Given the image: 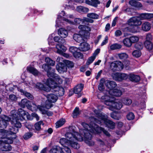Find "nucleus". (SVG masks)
Segmentation results:
<instances>
[{
	"label": "nucleus",
	"mask_w": 153,
	"mask_h": 153,
	"mask_svg": "<svg viewBox=\"0 0 153 153\" xmlns=\"http://www.w3.org/2000/svg\"><path fill=\"white\" fill-rule=\"evenodd\" d=\"M65 65H66V67L68 68H72L74 66V63L70 61L65 60L64 61Z\"/></svg>",
	"instance_id": "obj_47"
},
{
	"label": "nucleus",
	"mask_w": 153,
	"mask_h": 153,
	"mask_svg": "<svg viewBox=\"0 0 153 153\" xmlns=\"http://www.w3.org/2000/svg\"><path fill=\"white\" fill-rule=\"evenodd\" d=\"M87 16L89 18L94 19H97L98 18L99 15L95 13H91L87 14Z\"/></svg>",
	"instance_id": "obj_43"
},
{
	"label": "nucleus",
	"mask_w": 153,
	"mask_h": 153,
	"mask_svg": "<svg viewBox=\"0 0 153 153\" xmlns=\"http://www.w3.org/2000/svg\"><path fill=\"white\" fill-rule=\"evenodd\" d=\"M79 114V108H76L73 111V117L74 118H76Z\"/></svg>",
	"instance_id": "obj_49"
},
{
	"label": "nucleus",
	"mask_w": 153,
	"mask_h": 153,
	"mask_svg": "<svg viewBox=\"0 0 153 153\" xmlns=\"http://www.w3.org/2000/svg\"><path fill=\"white\" fill-rule=\"evenodd\" d=\"M128 77L130 80L135 82H138L140 79V77L139 76L133 74H129L128 75Z\"/></svg>",
	"instance_id": "obj_29"
},
{
	"label": "nucleus",
	"mask_w": 153,
	"mask_h": 153,
	"mask_svg": "<svg viewBox=\"0 0 153 153\" xmlns=\"http://www.w3.org/2000/svg\"><path fill=\"white\" fill-rule=\"evenodd\" d=\"M52 77H53V79H52L51 78H49L48 79H50L51 80L52 82H49V83L51 84L52 82H53L57 85V86H59L58 84H61L62 82V80L59 77L57 76V75L54 74V76Z\"/></svg>",
	"instance_id": "obj_19"
},
{
	"label": "nucleus",
	"mask_w": 153,
	"mask_h": 153,
	"mask_svg": "<svg viewBox=\"0 0 153 153\" xmlns=\"http://www.w3.org/2000/svg\"><path fill=\"white\" fill-rule=\"evenodd\" d=\"M122 33L121 30H116L115 33V35L116 36H120L122 35Z\"/></svg>",
	"instance_id": "obj_64"
},
{
	"label": "nucleus",
	"mask_w": 153,
	"mask_h": 153,
	"mask_svg": "<svg viewBox=\"0 0 153 153\" xmlns=\"http://www.w3.org/2000/svg\"><path fill=\"white\" fill-rule=\"evenodd\" d=\"M65 13L64 11H62L60 15L58 16L56 20L55 26L56 28L62 26V24L61 21L63 20L67 23L72 24L73 22L68 19H73L74 16L72 15L69 14L67 16L65 15Z\"/></svg>",
	"instance_id": "obj_7"
},
{
	"label": "nucleus",
	"mask_w": 153,
	"mask_h": 153,
	"mask_svg": "<svg viewBox=\"0 0 153 153\" xmlns=\"http://www.w3.org/2000/svg\"><path fill=\"white\" fill-rule=\"evenodd\" d=\"M54 40L55 42L61 44H63L65 42L64 39L62 38H60V37L58 36H55L54 38Z\"/></svg>",
	"instance_id": "obj_39"
},
{
	"label": "nucleus",
	"mask_w": 153,
	"mask_h": 153,
	"mask_svg": "<svg viewBox=\"0 0 153 153\" xmlns=\"http://www.w3.org/2000/svg\"><path fill=\"white\" fill-rule=\"evenodd\" d=\"M30 102L26 99H22L20 102L19 103V105L21 107L24 108L25 106H27L30 104Z\"/></svg>",
	"instance_id": "obj_26"
},
{
	"label": "nucleus",
	"mask_w": 153,
	"mask_h": 153,
	"mask_svg": "<svg viewBox=\"0 0 153 153\" xmlns=\"http://www.w3.org/2000/svg\"><path fill=\"white\" fill-rule=\"evenodd\" d=\"M126 117L127 119L128 120H132L134 118V114L132 112L129 113L127 115Z\"/></svg>",
	"instance_id": "obj_55"
},
{
	"label": "nucleus",
	"mask_w": 153,
	"mask_h": 153,
	"mask_svg": "<svg viewBox=\"0 0 153 153\" xmlns=\"http://www.w3.org/2000/svg\"><path fill=\"white\" fill-rule=\"evenodd\" d=\"M49 82H52L50 79H47L45 81H43V83H37L36 85V88L40 90H43L46 92H49L52 88L56 92L57 96H63L64 93V90L63 88L60 86H57L54 82H52L50 84Z\"/></svg>",
	"instance_id": "obj_5"
},
{
	"label": "nucleus",
	"mask_w": 153,
	"mask_h": 153,
	"mask_svg": "<svg viewBox=\"0 0 153 153\" xmlns=\"http://www.w3.org/2000/svg\"><path fill=\"white\" fill-rule=\"evenodd\" d=\"M100 49L97 48L95 50L94 53L93 54L92 56L96 58L97 56L99 53L100 52Z\"/></svg>",
	"instance_id": "obj_59"
},
{
	"label": "nucleus",
	"mask_w": 153,
	"mask_h": 153,
	"mask_svg": "<svg viewBox=\"0 0 153 153\" xmlns=\"http://www.w3.org/2000/svg\"><path fill=\"white\" fill-rule=\"evenodd\" d=\"M111 115L112 118L116 120H119L121 117V116L119 114L115 113H111Z\"/></svg>",
	"instance_id": "obj_46"
},
{
	"label": "nucleus",
	"mask_w": 153,
	"mask_h": 153,
	"mask_svg": "<svg viewBox=\"0 0 153 153\" xmlns=\"http://www.w3.org/2000/svg\"><path fill=\"white\" fill-rule=\"evenodd\" d=\"M113 97H110L107 95H104L101 97V99L106 105L108 106L111 105V104H112L111 100H112V98Z\"/></svg>",
	"instance_id": "obj_15"
},
{
	"label": "nucleus",
	"mask_w": 153,
	"mask_h": 153,
	"mask_svg": "<svg viewBox=\"0 0 153 153\" xmlns=\"http://www.w3.org/2000/svg\"><path fill=\"white\" fill-rule=\"evenodd\" d=\"M151 27V25L148 22H145L142 25L141 28L143 30L145 31H149Z\"/></svg>",
	"instance_id": "obj_25"
},
{
	"label": "nucleus",
	"mask_w": 153,
	"mask_h": 153,
	"mask_svg": "<svg viewBox=\"0 0 153 153\" xmlns=\"http://www.w3.org/2000/svg\"><path fill=\"white\" fill-rule=\"evenodd\" d=\"M127 24L131 26L126 27V29L128 32L136 33L138 31V26L141 25L142 22L139 19L138 16H134L130 18L128 20Z\"/></svg>",
	"instance_id": "obj_6"
},
{
	"label": "nucleus",
	"mask_w": 153,
	"mask_h": 153,
	"mask_svg": "<svg viewBox=\"0 0 153 153\" xmlns=\"http://www.w3.org/2000/svg\"><path fill=\"white\" fill-rule=\"evenodd\" d=\"M20 91L22 94L24 95L28 99L30 100H32L33 99V96L29 93L25 91L22 89H20Z\"/></svg>",
	"instance_id": "obj_34"
},
{
	"label": "nucleus",
	"mask_w": 153,
	"mask_h": 153,
	"mask_svg": "<svg viewBox=\"0 0 153 153\" xmlns=\"http://www.w3.org/2000/svg\"><path fill=\"white\" fill-rule=\"evenodd\" d=\"M84 22H86L90 23H93L94 22L93 19L86 17L84 18Z\"/></svg>",
	"instance_id": "obj_61"
},
{
	"label": "nucleus",
	"mask_w": 153,
	"mask_h": 153,
	"mask_svg": "<svg viewBox=\"0 0 153 153\" xmlns=\"http://www.w3.org/2000/svg\"><path fill=\"white\" fill-rule=\"evenodd\" d=\"M113 78L116 81H121L127 79L128 76L125 74L115 73L113 75Z\"/></svg>",
	"instance_id": "obj_13"
},
{
	"label": "nucleus",
	"mask_w": 153,
	"mask_h": 153,
	"mask_svg": "<svg viewBox=\"0 0 153 153\" xmlns=\"http://www.w3.org/2000/svg\"><path fill=\"white\" fill-rule=\"evenodd\" d=\"M130 38V40L132 44L137 42L139 40V38L137 36H131Z\"/></svg>",
	"instance_id": "obj_42"
},
{
	"label": "nucleus",
	"mask_w": 153,
	"mask_h": 153,
	"mask_svg": "<svg viewBox=\"0 0 153 153\" xmlns=\"http://www.w3.org/2000/svg\"><path fill=\"white\" fill-rule=\"evenodd\" d=\"M11 123L12 126L10 128H13V130L19 128H20L22 125L19 121V120L22 121L26 118L30 120V115L28 112L21 108L18 109L17 113L15 110H13L11 112Z\"/></svg>",
	"instance_id": "obj_4"
},
{
	"label": "nucleus",
	"mask_w": 153,
	"mask_h": 153,
	"mask_svg": "<svg viewBox=\"0 0 153 153\" xmlns=\"http://www.w3.org/2000/svg\"><path fill=\"white\" fill-rule=\"evenodd\" d=\"M13 128H9V130L7 131L3 129H0V139L1 140L0 144V149L3 151H9L12 149L10 144L12 143L13 140L16 137V134L18 132V130L16 128L13 130Z\"/></svg>",
	"instance_id": "obj_2"
},
{
	"label": "nucleus",
	"mask_w": 153,
	"mask_h": 153,
	"mask_svg": "<svg viewBox=\"0 0 153 153\" xmlns=\"http://www.w3.org/2000/svg\"><path fill=\"white\" fill-rule=\"evenodd\" d=\"M55 34L52 33L50 35L48 39V44L49 45H53V40Z\"/></svg>",
	"instance_id": "obj_45"
},
{
	"label": "nucleus",
	"mask_w": 153,
	"mask_h": 153,
	"mask_svg": "<svg viewBox=\"0 0 153 153\" xmlns=\"http://www.w3.org/2000/svg\"><path fill=\"white\" fill-rule=\"evenodd\" d=\"M27 69L28 71L34 76H37L39 74V72L35 68L30 66H28Z\"/></svg>",
	"instance_id": "obj_27"
},
{
	"label": "nucleus",
	"mask_w": 153,
	"mask_h": 153,
	"mask_svg": "<svg viewBox=\"0 0 153 153\" xmlns=\"http://www.w3.org/2000/svg\"><path fill=\"white\" fill-rule=\"evenodd\" d=\"M2 120H0V127L6 128L8 124V122L11 121L10 117H9L5 115H2L1 116Z\"/></svg>",
	"instance_id": "obj_12"
},
{
	"label": "nucleus",
	"mask_w": 153,
	"mask_h": 153,
	"mask_svg": "<svg viewBox=\"0 0 153 153\" xmlns=\"http://www.w3.org/2000/svg\"><path fill=\"white\" fill-rule=\"evenodd\" d=\"M123 68V64L120 61H115L111 62L110 64V68L113 71H120Z\"/></svg>",
	"instance_id": "obj_11"
},
{
	"label": "nucleus",
	"mask_w": 153,
	"mask_h": 153,
	"mask_svg": "<svg viewBox=\"0 0 153 153\" xmlns=\"http://www.w3.org/2000/svg\"><path fill=\"white\" fill-rule=\"evenodd\" d=\"M132 55L133 56L136 58L140 57L141 55L140 50H137L134 51L132 52Z\"/></svg>",
	"instance_id": "obj_38"
},
{
	"label": "nucleus",
	"mask_w": 153,
	"mask_h": 153,
	"mask_svg": "<svg viewBox=\"0 0 153 153\" xmlns=\"http://www.w3.org/2000/svg\"><path fill=\"white\" fill-rule=\"evenodd\" d=\"M43 125V124L42 121H40L35 124V127L36 130L37 131H40L41 130V125Z\"/></svg>",
	"instance_id": "obj_44"
},
{
	"label": "nucleus",
	"mask_w": 153,
	"mask_h": 153,
	"mask_svg": "<svg viewBox=\"0 0 153 153\" xmlns=\"http://www.w3.org/2000/svg\"><path fill=\"white\" fill-rule=\"evenodd\" d=\"M94 112L97 115V118H93L92 119V120H94V122H91L90 125L84 123H82V125L83 127L82 129L80 130V131H83L85 130L86 131V132L89 133L91 134L89 131L92 133L94 134L100 133L102 132L103 133L107 136H110V134L108 131L105 130L103 128L100 127L97 125H96L95 123H98V121H100L101 120V118H99L98 117V115L99 114H101L103 115H105L104 114L99 113L98 111L96 110H94Z\"/></svg>",
	"instance_id": "obj_3"
},
{
	"label": "nucleus",
	"mask_w": 153,
	"mask_h": 153,
	"mask_svg": "<svg viewBox=\"0 0 153 153\" xmlns=\"http://www.w3.org/2000/svg\"><path fill=\"white\" fill-rule=\"evenodd\" d=\"M122 46L118 44L114 43L111 45L110 46V49L111 50L118 49L121 48Z\"/></svg>",
	"instance_id": "obj_41"
},
{
	"label": "nucleus",
	"mask_w": 153,
	"mask_h": 153,
	"mask_svg": "<svg viewBox=\"0 0 153 153\" xmlns=\"http://www.w3.org/2000/svg\"><path fill=\"white\" fill-rule=\"evenodd\" d=\"M105 84L106 86L110 89H113L117 86L116 82L114 81L109 80H106L105 82Z\"/></svg>",
	"instance_id": "obj_24"
},
{
	"label": "nucleus",
	"mask_w": 153,
	"mask_h": 153,
	"mask_svg": "<svg viewBox=\"0 0 153 153\" xmlns=\"http://www.w3.org/2000/svg\"><path fill=\"white\" fill-rule=\"evenodd\" d=\"M117 56L120 59L123 60H126L128 57V55L124 53H119L117 54Z\"/></svg>",
	"instance_id": "obj_40"
},
{
	"label": "nucleus",
	"mask_w": 153,
	"mask_h": 153,
	"mask_svg": "<svg viewBox=\"0 0 153 153\" xmlns=\"http://www.w3.org/2000/svg\"><path fill=\"white\" fill-rule=\"evenodd\" d=\"M56 48L57 49L56 52L60 54H62L63 52L67 50L66 48L62 44H57L56 46Z\"/></svg>",
	"instance_id": "obj_21"
},
{
	"label": "nucleus",
	"mask_w": 153,
	"mask_h": 153,
	"mask_svg": "<svg viewBox=\"0 0 153 153\" xmlns=\"http://www.w3.org/2000/svg\"><path fill=\"white\" fill-rule=\"evenodd\" d=\"M146 13H142L138 16L139 19L141 20H143L146 19Z\"/></svg>",
	"instance_id": "obj_57"
},
{
	"label": "nucleus",
	"mask_w": 153,
	"mask_h": 153,
	"mask_svg": "<svg viewBox=\"0 0 153 153\" xmlns=\"http://www.w3.org/2000/svg\"><path fill=\"white\" fill-rule=\"evenodd\" d=\"M108 37L107 36H106L104 40L102 41L101 44V46H102L105 45L108 42Z\"/></svg>",
	"instance_id": "obj_60"
},
{
	"label": "nucleus",
	"mask_w": 153,
	"mask_h": 153,
	"mask_svg": "<svg viewBox=\"0 0 153 153\" xmlns=\"http://www.w3.org/2000/svg\"><path fill=\"white\" fill-rule=\"evenodd\" d=\"M122 102L125 104L127 105H130L132 102L131 100L128 98H125L122 100Z\"/></svg>",
	"instance_id": "obj_48"
},
{
	"label": "nucleus",
	"mask_w": 153,
	"mask_h": 153,
	"mask_svg": "<svg viewBox=\"0 0 153 153\" xmlns=\"http://www.w3.org/2000/svg\"><path fill=\"white\" fill-rule=\"evenodd\" d=\"M78 50V49L77 48L74 46L71 47L69 48V51L73 55L75 53L77 52Z\"/></svg>",
	"instance_id": "obj_51"
},
{
	"label": "nucleus",
	"mask_w": 153,
	"mask_h": 153,
	"mask_svg": "<svg viewBox=\"0 0 153 153\" xmlns=\"http://www.w3.org/2000/svg\"><path fill=\"white\" fill-rule=\"evenodd\" d=\"M144 45L146 48L149 50L152 49L153 45L150 41H146L144 43Z\"/></svg>",
	"instance_id": "obj_36"
},
{
	"label": "nucleus",
	"mask_w": 153,
	"mask_h": 153,
	"mask_svg": "<svg viewBox=\"0 0 153 153\" xmlns=\"http://www.w3.org/2000/svg\"><path fill=\"white\" fill-rule=\"evenodd\" d=\"M9 100L12 101H16L17 100V97L14 94H10L9 96Z\"/></svg>",
	"instance_id": "obj_58"
},
{
	"label": "nucleus",
	"mask_w": 153,
	"mask_h": 153,
	"mask_svg": "<svg viewBox=\"0 0 153 153\" xmlns=\"http://www.w3.org/2000/svg\"><path fill=\"white\" fill-rule=\"evenodd\" d=\"M84 85L82 84H80L78 85L74 88V92L77 94L78 95V97H79L81 96L82 94L81 93V91L83 89Z\"/></svg>",
	"instance_id": "obj_16"
},
{
	"label": "nucleus",
	"mask_w": 153,
	"mask_h": 153,
	"mask_svg": "<svg viewBox=\"0 0 153 153\" xmlns=\"http://www.w3.org/2000/svg\"><path fill=\"white\" fill-rule=\"evenodd\" d=\"M42 68L45 71L47 72V74L48 77H51L54 76V73L53 72L50 73V71L51 69V67L49 66L48 65L45 64H43L42 66Z\"/></svg>",
	"instance_id": "obj_18"
},
{
	"label": "nucleus",
	"mask_w": 153,
	"mask_h": 153,
	"mask_svg": "<svg viewBox=\"0 0 153 153\" xmlns=\"http://www.w3.org/2000/svg\"><path fill=\"white\" fill-rule=\"evenodd\" d=\"M45 62L49 65L53 66L55 64V61H53L51 58L48 57L45 58Z\"/></svg>",
	"instance_id": "obj_33"
},
{
	"label": "nucleus",
	"mask_w": 153,
	"mask_h": 153,
	"mask_svg": "<svg viewBox=\"0 0 153 153\" xmlns=\"http://www.w3.org/2000/svg\"><path fill=\"white\" fill-rule=\"evenodd\" d=\"M65 119L61 118L57 121L56 123V128H58L62 125L65 123Z\"/></svg>",
	"instance_id": "obj_32"
},
{
	"label": "nucleus",
	"mask_w": 153,
	"mask_h": 153,
	"mask_svg": "<svg viewBox=\"0 0 153 153\" xmlns=\"http://www.w3.org/2000/svg\"><path fill=\"white\" fill-rule=\"evenodd\" d=\"M135 48L137 50H140L143 48V45L142 43L138 42L136 43L135 45Z\"/></svg>",
	"instance_id": "obj_53"
},
{
	"label": "nucleus",
	"mask_w": 153,
	"mask_h": 153,
	"mask_svg": "<svg viewBox=\"0 0 153 153\" xmlns=\"http://www.w3.org/2000/svg\"><path fill=\"white\" fill-rule=\"evenodd\" d=\"M59 35L62 37L65 38L68 34V31L63 28H59L58 30Z\"/></svg>",
	"instance_id": "obj_22"
},
{
	"label": "nucleus",
	"mask_w": 153,
	"mask_h": 153,
	"mask_svg": "<svg viewBox=\"0 0 153 153\" xmlns=\"http://www.w3.org/2000/svg\"><path fill=\"white\" fill-rule=\"evenodd\" d=\"M76 10L78 12L80 13H87L89 10L88 8L82 6H78Z\"/></svg>",
	"instance_id": "obj_31"
},
{
	"label": "nucleus",
	"mask_w": 153,
	"mask_h": 153,
	"mask_svg": "<svg viewBox=\"0 0 153 153\" xmlns=\"http://www.w3.org/2000/svg\"><path fill=\"white\" fill-rule=\"evenodd\" d=\"M33 135L31 132H27L25 134L23 135V137L25 140H27L31 137Z\"/></svg>",
	"instance_id": "obj_50"
},
{
	"label": "nucleus",
	"mask_w": 153,
	"mask_h": 153,
	"mask_svg": "<svg viewBox=\"0 0 153 153\" xmlns=\"http://www.w3.org/2000/svg\"><path fill=\"white\" fill-rule=\"evenodd\" d=\"M90 48V45L87 43L83 42L81 43L79 47V50L82 51H88Z\"/></svg>",
	"instance_id": "obj_20"
},
{
	"label": "nucleus",
	"mask_w": 153,
	"mask_h": 153,
	"mask_svg": "<svg viewBox=\"0 0 153 153\" xmlns=\"http://www.w3.org/2000/svg\"><path fill=\"white\" fill-rule=\"evenodd\" d=\"M109 93L111 96L118 97L121 96L122 94V91L117 89H110L109 91Z\"/></svg>",
	"instance_id": "obj_17"
},
{
	"label": "nucleus",
	"mask_w": 153,
	"mask_h": 153,
	"mask_svg": "<svg viewBox=\"0 0 153 153\" xmlns=\"http://www.w3.org/2000/svg\"><path fill=\"white\" fill-rule=\"evenodd\" d=\"M95 59V58L93 56L89 57L86 63L87 65H89L93 62Z\"/></svg>",
	"instance_id": "obj_54"
},
{
	"label": "nucleus",
	"mask_w": 153,
	"mask_h": 153,
	"mask_svg": "<svg viewBox=\"0 0 153 153\" xmlns=\"http://www.w3.org/2000/svg\"><path fill=\"white\" fill-rule=\"evenodd\" d=\"M99 118H101L100 121H98V123L101 125L105 124L106 127L111 129L114 128L115 126V123L112 121L108 120V116L106 115H103L100 114L98 115Z\"/></svg>",
	"instance_id": "obj_8"
},
{
	"label": "nucleus",
	"mask_w": 153,
	"mask_h": 153,
	"mask_svg": "<svg viewBox=\"0 0 153 153\" xmlns=\"http://www.w3.org/2000/svg\"><path fill=\"white\" fill-rule=\"evenodd\" d=\"M50 153H61V148L58 146H54L50 150Z\"/></svg>",
	"instance_id": "obj_30"
},
{
	"label": "nucleus",
	"mask_w": 153,
	"mask_h": 153,
	"mask_svg": "<svg viewBox=\"0 0 153 153\" xmlns=\"http://www.w3.org/2000/svg\"><path fill=\"white\" fill-rule=\"evenodd\" d=\"M74 56L76 59H82L83 57V54L79 52H77L73 55Z\"/></svg>",
	"instance_id": "obj_52"
},
{
	"label": "nucleus",
	"mask_w": 153,
	"mask_h": 153,
	"mask_svg": "<svg viewBox=\"0 0 153 153\" xmlns=\"http://www.w3.org/2000/svg\"><path fill=\"white\" fill-rule=\"evenodd\" d=\"M146 19H150L153 17V14L146 13Z\"/></svg>",
	"instance_id": "obj_62"
},
{
	"label": "nucleus",
	"mask_w": 153,
	"mask_h": 153,
	"mask_svg": "<svg viewBox=\"0 0 153 153\" xmlns=\"http://www.w3.org/2000/svg\"><path fill=\"white\" fill-rule=\"evenodd\" d=\"M123 42L124 45L127 47H130L132 45L129 37L126 38L123 40Z\"/></svg>",
	"instance_id": "obj_35"
},
{
	"label": "nucleus",
	"mask_w": 153,
	"mask_h": 153,
	"mask_svg": "<svg viewBox=\"0 0 153 153\" xmlns=\"http://www.w3.org/2000/svg\"><path fill=\"white\" fill-rule=\"evenodd\" d=\"M74 21L76 24H79L84 23V18L82 19L80 18H76L75 19Z\"/></svg>",
	"instance_id": "obj_56"
},
{
	"label": "nucleus",
	"mask_w": 153,
	"mask_h": 153,
	"mask_svg": "<svg viewBox=\"0 0 153 153\" xmlns=\"http://www.w3.org/2000/svg\"><path fill=\"white\" fill-rule=\"evenodd\" d=\"M97 141L98 143L101 146H103L105 145L104 142L100 139H97Z\"/></svg>",
	"instance_id": "obj_63"
},
{
	"label": "nucleus",
	"mask_w": 153,
	"mask_h": 153,
	"mask_svg": "<svg viewBox=\"0 0 153 153\" xmlns=\"http://www.w3.org/2000/svg\"><path fill=\"white\" fill-rule=\"evenodd\" d=\"M73 38L76 41L78 42L85 41V39L84 37L79 34H75L73 36Z\"/></svg>",
	"instance_id": "obj_23"
},
{
	"label": "nucleus",
	"mask_w": 153,
	"mask_h": 153,
	"mask_svg": "<svg viewBox=\"0 0 153 153\" xmlns=\"http://www.w3.org/2000/svg\"><path fill=\"white\" fill-rule=\"evenodd\" d=\"M56 69L60 73H63L66 71L67 67L65 64L59 62L56 65Z\"/></svg>",
	"instance_id": "obj_14"
},
{
	"label": "nucleus",
	"mask_w": 153,
	"mask_h": 153,
	"mask_svg": "<svg viewBox=\"0 0 153 153\" xmlns=\"http://www.w3.org/2000/svg\"><path fill=\"white\" fill-rule=\"evenodd\" d=\"M27 108L32 111H36L38 109H40L39 105L37 106L35 103L32 102V104L30 102V104L27 106Z\"/></svg>",
	"instance_id": "obj_28"
},
{
	"label": "nucleus",
	"mask_w": 153,
	"mask_h": 153,
	"mask_svg": "<svg viewBox=\"0 0 153 153\" xmlns=\"http://www.w3.org/2000/svg\"><path fill=\"white\" fill-rule=\"evenodd\" d=\"M74 128V126L70 127V132H67L65 134L66 138H61L60 139L59 142L64 147L61 148V152L71 153V149L67 146H71L76 149H79L80 146L77 142V140L79 141H84L89 146L94 145V142L92 140L91 134L86 132V131L85 130H80V134H79L75 131Z\"/></svg>",
	"instance_id": "obj_1"
},
{
	"label": "nucleus",
	"mask_w": 153,
	"mask_h": 153,
	"mask_svg": "<svg viewBox=\"0 0 153 153\" xmlns=\"http://www.w3.org/2000/svg\"><path fill=\"white\" fill-rule=\"evenodd\" d=\"M46 97L47 100L45 102V107L47 109H49L52 107V103L55 102L58 98L56 95L53 94H49Z\"/></svg>",
	"instance_id": "obj_9"
},
{
	"label": "nucleus",
	"mask_w": 153,
	"mask_h": 153,
	"mask_svg": "<svg viewBox=\"0 0 153 153\" xmlns=\"http://www.w3.org/2000/svg\"><path fill=\"white\" fill-rule=\"evenodd\" d=\"M105 81L103 78L101 79L100 80V82L98 86V88L99 90L101 91H102L104 89V83H105Z\"/></svg>",
	"instance_id": "obj_37"
},
{
	"label": "nucleus",
	"mask_w": 153,
	"mask_h": 153,
	"mask_svg": "<svg viewBox=\"0 0 153 153\" xmlns=\"http://www.w3.org/2000/svg\"><path fill=\"white\" fill-rule=\"evenodd\" d=\"M112 104H111V105H108L109 107L108 109L111 110L113 111L114 109H120L122 107V104L121 100H115L114 98H112L111 100Z\"/></svg>",
	"instance_id": "obj_10"
}]
</instances>
